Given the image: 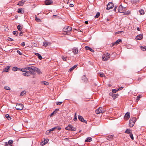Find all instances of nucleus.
I'll return each instance as SVG.
<instances>
[{
	"label": "nucleus",
	"instance_id": "6e6d98bb",
	"mask_svg": "<svg viewBox=\"0 0 146 146\" xmlns=\"http://www.w3.org/2000/svg\"><path fill=\"white\" fill-rule=\"evenodd\" d=\"M17 52L20 55H22V53L19 50H17Z\"/></svg>",
	"mask_w": 146,
	"mask_h": 146
},
{
	"label": "nucleus",
	"instance_id": "9d476101",
	"mask_svg": "<svg viewBox=\"0 0 146 146\" xmlns=\"http://www.w3.org/2000/svg\"><path fill=\"white\" fill-rule=\"evenodd\" d=\"M72 52L74 54H77L78 52V50L77 48L74 47L72 49Z\"/></svg>",
	"mask_w": 146,
	"mask_h": 146
},
{
	"label": "nucleus",
	"instance_id": "09e8293b",
	"mask_svg": "<svg viewBox=\"0 0 146 146\" xmlns=\"http://www.w3.org/2000/svg\"><path fill=\"white\" fill-rule=\"evenodd\" d=\"M42 84L45 85H47L48 84V83L46 81H44L42 82Z\"/></svg>",
	"mask_w": 146,
	"mask_h": 146
},
{
	"label": "nucleus",
	"instance_id": "0e129e2a",
	"mask_svg": "<svg viewBox=\"0 0 146 146\" xmlns=\"http://www.w3.org/2000/svg\"><path fill=\"white\" fill-rule=\"evenodd\" d=\"M23 33V32H21L19 34V35L20 36H22V34Z\"/></svg>",
	"mask_w": 146,
	"mask_h": 146
},
{
	"label": "nucleus",
	"instance_id": "4be33fe9",
	"mask_svg": "<svg viewBox=\"0 0 146 146\" xmlns=\"http://www.w3.org/2000/svg\"><path fill=\"white\" fill-rule=\"evenodd\" d=\"M29 72H30V75L31 74L34 75L35 74V72L33 70L31 69L29 71Z\"/></svg>",
	"mask_w": 146,
	"mask_h": 146
},
{
	"label": "nucleus",
	"instance_id": "f257e3e1",
	"mask_svg": "<svg viewBox=\"0 0 146 146\" xmlns=\"http://www.w3.org/2000/svg\"><path fill=\"white\" fill-rule=\"evenodd\" d=\"M136 118L134 117H131L129 120V126L131 127H133L136 121Z\"/></svg>",
	"mask_w": 146,
	"mask_h": 146
},
{
	"label": "nucleus",
	"instance_id": "c756f323",
	"mask_svg": "<svg viewBox=\"0 0 146 146\" xmlns=\"http://www.w3.org/2000/svg\"><path fill=\"white\" fill-rule=\"evenodd\" d=\"M33 67H34V66H31V67L26 66V67H25V69H26V70H29V71L30 70H31V69L32 70V69L33 68Z\"/></svg>",
	"mask_w": 146,
	"mask_h": 146
},
{
	"label": "nucleus",
	"instance_id": "37998d69",
	"mask_svg": "<svg viewBox=\"0 0 146 146\" xmlns=\"http://www.w3.org/2000/svg\"><path fill=\"white\" fill-rule=\"evenodd\" d=\"M118 91V89H113L112 90V93H116Z\"/></svg>",
	"mask_w": 146,
	"mask_h": 146
},
{
	"label": "nucleus",
	"instance_id": "e433bc0d",
	"mask_svg": "<svg viewBox=\"0 0 146 146\" xmlns=\"http://www.w3.org/2000/svg\"><path fill=\"white\" fill-rule=\"evenodd\" d=\"M5 117L9 120H11V118L9 115L7 114L5 115Z\"/></svg>",
	"mask_w": 146,
	"mask_h": 146
},
{
	"label": "nucleus",
	"instance_id": "9b49d317",
	"mask_svg": "<svg viewBox=\"0 0 146 146\" xmlns=\"http://www.w3.org/2000/svg\"><path fill=\"white\" fill-rule=\"evenodd\" d=\"M125 8H123V7L122 5H120L118 8V12L120 13H122L124 10H123V9Z\"/></svg>",
	"mask_w": 146,
	"mask_h": 146
},
{
	"label": "nucleus",
	"instance_id": "13d9d810",
	"mask_svg": "<svg viewBox=\"0 0 146 146\" xmlns=\"http://www.w3.org/2000/svg\"><path fill=\"white\" fill-rule=\"evenodd\" d=\"M47 143V142H45V141H44V142H42L41 143V145H42L43 146L45 144Z\"/></svg>",
	"mask_w": 146,
	"mask_h": 146
},
{
	"label": "nucleus",
	"instance_id": "b1692460",
	"mask_svg": "<svg viewBox=\"0 0 146 146\" xmlns=\"http://www.w3.org/2000/svg\"><path fill=\"white\" fill-rule=\"evenodd\" d=\"M35 54L38 57V58L40 60H41L42 59V57L41 55L39 54L38 53H35Z\"/></svg>",
	"mask_w": 146,
	"mask_h": 146
},
{
	"label": "nucleus",
	"instance_id": "7ed1b4c3",
	"mask_svg": "<svg viewBox=\"0 0 146 146\" xmlns=\"http://www.w3.org/2000/svg\"><path fill=\"white\" fill-rule=\"evenodd\" d=\"M65 129L68 130H71V131H75L76 128L73 127L70 124L68 125V126L65 128Z\"/></svg>",
	"mask_w": 146,
	"mask_h": 146
},
{
	"label": "nucleus",
	"instance_id": "20e7f679",
	"mask_svg": "<svg viewBox=\"0 0 146 146\" xmlns=\"http://www.w3.org/2000/svg\"><path fill=\"white\" fill-rule=\"evenodd\" d=\"M104 110L102 107H100L96 110V113L97 114L103 113L104 112Z\"/></svg>",
	"mask_w": 146,
	"mask_h": 146
},
{
	"label": "nucleus",
	"instance_id": "bb28decb",
	"mask_svg": "<svg viewBox=\"0 0 146 146\" xmlns=\"http://www.w3.org/2000/svg\"><path fill=\"white\" fill-rule=\"evenodd\" d=\"M10 68V66H7L6 68L3 69V71L7 72L8 71L9 69Z\"/></svg>",
	"mask_w": 146,
	"mask_h": 146
},
{
	"label": "nucleus",
	"instance_id": "c9c22d12",
	"mask_svg": "<svg viewBox=\"0 0 146 146\" xmlns=\"http://www.w3.org/2000/svg\"><path fill=\"white\" fill-rule=\"evenodd\" d=\"M139 12L140 13V14L141 15H144L145 13L144 11L142 9L140 10L139 11Z\"/></svg>",
	"mask_w": 146,
	"mask_h": 146
},
{
	"label": "nucleus",
	"instance_id": "e2e57ef3",
	"mask_svg": "<svg viewBox=\"0 0 146 146\" xmlns=\"http://www.w3.org/2000/svg\"><path fill=\"white\" fill-rule=\"evenodd\" d=\"M123 87H120V88H118V90L119 91V90H121L122 89H123Z\"/></svg>",
	"mask_w": 146,
	"mask_h": 146
},
{
	"label": "nucleus",
	"instance_id": "6e6552de",
	"mask_svg": "<svg viewBox=\"0 0 146 146\" xmlns=\"http://www.w3.org/2000/svg\"><path fill=\"white\" fill-rule=\"evenodd\" d=\"M78 119L80 121L87 124V121L84 120L83 117L81 115H78Z\"/></svg>",
	"mask_w": 146,
	"mask_h": 146
},
{
	"label": "nucleus",
	"instance_id": "2eb2a0df",
	"mask_svg": "<svg viewBox=\"0 0 146 146\" xmlns=\"http://www.w3.org/2000/svg\"><path fill=\"white\" fill-rule=\"evenodd\" d=\"M53 3V1L50 0H46L45 1V4L46 5H48Z\"/></svg>",
	"mask_w": 146,
	"mask_h": 146
},
{
	"label": "nucleus",
	"instance_id": "603ef678",
	"mask_svg": "<svg viewBox=\"0 0 146 146\" xmlns=\"http://www.w3.org/2000/svg\"><path fill=\"white\" fill-rule=\"evenodd\" d=\"M130 137H131V139H132V140L133 139L134 137H133V134H132V133H130Z\"/></svg>",
	"mask_w": 146,
	"mask_h": 146
},
{
	"label": "nucleus",
	"instance_id": "473e14b6",
	"mask_svg": "<svg viewBox=\"0 0 146 146\" xmlns=\"http://www.w3.org/2000/svg\"><path fill=\"white\" fill-rule=\"evenodd\" d=\"M35 19L36 21L37 22H40L41 21L40 19L37 17L35 15Z\"/></svg>",
	"mask_w": 146,
	"mask_h": 146
},
{
	"label": "nucleus",
	"instance_id": "de8ad7c7",
	"mask_svg": "<svg viewBox=\"0 0 146 146\" xmlns=\"http://www.w3.org/2000/svg\"><path fill=\"white\" fill-rule=\"evenodd\" d=\"M4 89L7 90H10V88L7 86H5Z\"/></svg>",
	"mask_w": 146,
	"mask_h": 146
},
{
	"label": "nucleus",
	"instance_id": "680f3d73",
	"mask_svg": "<svg viewBox=\"0 0 146 146\" xmlns=\"http://www.w3.org/2000/svg\"><path fill=\"white\" fill-rule=\"evenodd\" d=\"M25 45V42H23L21 44V45L22 46H24Z\"/></svg>",
	"mask_w": 146,
	"mask_h": 146
},
{
	"label": "nucleus",
	"instance_id": "423d86ee",
	"mask_svg": "<svg viewBox=\"0 0 146 146\" xmlns=\"http://www.w3.org/2000/svg\"><path fill=\"white\" fill-rule=\"evenodd\" d=\"M110 57V54L108 53H107L104 54V56L103 57V59L104 61H106L108 60Z\"/></svg>",
	"mask_w": 146,
	"mask_h": 146
},
{
	"label": "nucleus",
	"instance_id": "8fccbe9b",
	"mask_svg": "<svg viewBox=\"0 0 146 146\" xmlns=\"http://www.w3.org/2000/svg\"><path fill=\"white\" fill-rule=\"evenodd\" d=\"M113 136H112L111 135L109 137H108V138H109V139H107L110 140H112L113 139Z\"/></svg>",
	"mask_w": 146,
	"mask_h": 146
},
{
	"label": "nucleus",
	"instance_id": "c85d7f7f",
	"mask_svg": "<svg viewBox=\"0 0 146 146\" xmlns=\"http://www.w3.org/2000/svg\"><path fill=\"white\" fill-rule=\"evenodd\" d=\"M77 66V65H75L74 66L70 68L69 69V71L71 72L72 70H73L75 68H76Z\"/></svg>",
	"mask_w": 146,
	"mask_h": 146
},
{
	"label": "nucleus",
	"instance_id": "bf43d9fd",
	"mask_svg": "<svg viewBox=\"0 0 146 146\" xmlns=\"http://www.w3.org/2000/svg\"><path fill=\"white\" fill-rule=\"evenodd\" d=\"M104 76V74L102 73H100V76L101 77H103Z\"/></svg>",
	"mask_w": 146,
	"mask_h": 146
},
{
	"label": "nucleus",
	"instance_id": "f3484780",
	"mask_svg": "<svg viewBox=\"0 0 146 146\" xmlns=\"http://www.w3.org/2000/svg\"><path fill=\"white\" fill-rule=\"evenodd\" d=\"M30 72H29V71H25L24 72H23L22 74L24 76H30Z\"/></svg>",
	"mask_w": 146,
	"mask_h": 146
},
{
	"label": "nucleus",
	"instance_id": "5fc2aeb1",
	"mask_svg": "<svg viewBox=\"0 0 146 146\" xmlns=\"http://www.w3.org/2000/svg\"><path fill=\"white\" fill-rule=\"evenodd\" d=\"M48 45V43L46 42H44L43 45L44 46H46Z\"/></svg>",
	"mask_w": 146,
	"mask_h": 146
},
{
	"label": "nucleus",
	"instance_id": "4c0bfd02",
	"mask_svg": "<svg viewBox=\"0 0 146 146\" xmlns=\"http://www.w3.org/2000/svg\"><path fill=\"white\" fill-rule=\"evenodd\" d=\"M141 50L143 51H145L146 50V46H144V47L141 46Z\"/></svg>",
	"mask_w": 146,
	"mask_h": 146
},
{
	"label": "nucleus",
	"instance_id": "052dcab7",
	"mask_svg": "<svg viewBox=\"0 0 146 146\" xmlns=\"http://www.w3.org/2000/svg\"><path fill=\"white\" fill-rule=\"evenodd\" d=\"M8 40L10 41H13L14 40L13 39H12L11 38H8Z\"/></svg>",
	"mask_w": 146,
	"mask_h": 146
},
{
	"label": "nucleus",
	"instance_id": "58836bf2",
	"mask_svg": "<svg viewBox=\"0 0 146 146\" xmlns=\"http://www.w3.org/2000/svg\"><path fill=\"white\" fill-rule=\"evenodd\" d=\"M26 91H24L22 92L20 94V96H22L24 95L25 94H26Z\"/></svg>",
	"mask_w": 146,
	"mask_h": 146
},
{
	"label": "nucleus",
	"instance_id": "a19ab883",
	"mask_svg": "<svg viewBox=\"0 0 146 146\" xmlns=\"http://www.w3.org/2000/svg\"><path fill=\"white\" fill-rule=\"evenodd\" d=\"M144 76H142L141 77H139L138 79V81H139V82H140L141 81L144 79Z\"/></svg>",
	"mask_w": 146,
	"mask_h": 146
},
{
	"label": "nucleus",
	"instance_id": "5701e85b",
	"mask_svg": "<svg viewBox=\"0 0 146 146\" xmlns=\"http://www.w3.org/2000/svg\"><path fill=\"white\" fill-rule=\"evenodd\" d=\"M25 2V1H19L17 5L19 6H22L23 5Z\"/></svg>",
	"mask_w": 146,
	"mask_h": 146
},
{
	"label": "nucleus",
	"instance_id": "3c124183",
	"mask_svg": "<svg viewBox=\"0 0 146 146\" xmlns=\"http://www.w3.org/2000/svg\"><path fill=\"white\" fill-rule=\"evenodd\" d=\"M62 58L63 60L64 61H66V57H64V56H62Z\"/></svg>",
	"mask_w": 146,
	"mask_h": 146
},
{
	"label": "nucleus",
	"instance_id": "dca6fc26",
	"mask_svg": "<svg viewBox=\"0 0 146 146\" xmlns=\"http://www.w3.org/2000/svg\"><path fill=\"white\" fill-rule=\"evenodd\" d=\"M55 129H57L59 130H60L61 129V128L60 127H59L58 126H57L54 127L52 128H51V129H50V131H52L54 130Z\"/></svg>",
	"mask_w": 146,
	"mask_h": 146
},
{
	"label": "nucleus",
	"instance_id": "0eeeda50",
	"mask_svg": "<svg viewBox=\"0 0 146 146\" xmlns=\"http://www.w3.org/2000/svg\"><path fill=\"white\" fill-rule=\"evenodd\" d=\"M113 4L112 2H109L107 5L106 9L109 10L110 9L114 7Z\"/></svg>",
	"mask_w": 146,
	"mask_h": 146
},
{
	"label": "nucleus",
	"instance_id": "69168bd1",
	"mask_svg": "<svg viewBox=\"0 0 146 146\" xmlns=\"http://www.w3.org/2000/svg\"><path fill=\"white\" fill-rule=\"evenodd\" d=\"M74 6V5L72 4H70V7H72Z\"/></svg>",
	"mask_w": 146,
	"mask_h": 146
},
{
	"label": "nucleus",
	"instance_id": "72a5a7b5",
	"mask_svg": "<svg viewBox=\"0 0 146 146\" xmlns=\"http://www.w3.org/2000/svg\"><path fill=\"white\" fill-rule=\"evenodd\" d=\"M125 133L130 134V133H131V130L128 129H127L125 131Z\"/></svg>",
	"mask_w": 146,
	"mask_h": 146
},
{
	"label": "nucleus",
	"instance_id": "ea45409f",
	"mask_svg": "<svg viewBox=\"0 0 146 146\" xmlns=\"http://www.w3.org/2000/svg\"><path fill=\"white\" fill-rule=\"evenodd\" d=\"M100 15V13L99 12H97L96 13V15L95 16V18H98Z\"/></svg>",
	"mask_w": 146,
	"mask_h": 146
},
{
	"label": "nucleus",
	"instance_id": "338daca9",
	"mask_svg": "<svg viewBox=\"0 0 146 146\" xmlns=\"http://www.w3.org/2000/svg\"><path fill=\"white\" fill-rule=\"evenodd\" d=\"M116 9H117V7L116 6H115V8H114V9H113V11H115V12L116 11Z\"/></svg>",
	"mask_w": 146,
	"mask_h": 146
},
{
	"label": "nucleus",
	"instance_id": "a211bd4d",
	"mask_svg": "<svg viewBox=\"0 0 146 146\" xmlns=\"http://www.w3.org/2000/svg\"><path fill=\"white\" fill-rule=\"evenodd\" d=\"M143 37V35L142 34H140L136 36V39L137 40H140Z\"/></svg>",
	"mask_w": 146,
	"mask_h": 146
},
{
	"label": "nucleus",
	"instance_id": "4d7b16f0",
	"mask_svg": "<svg viewBox=\"0 0 146 146\" xmlns=\"http://www.w3.org/2000/svg\"><path fill=\"white\" fill-rule=\"evenodd\" d=\"M25 69H20L19 68V70L20 71H22L23 72H24L25 70Z\"/></svg>",
	"mask_w": 146,
	"mask_h": 146
},
{
	"label": "nucleus",
	"instance_id": "7c9ffc66",
	"mask_svg": "<svg viewBox=\"0 0 146 146\" xmlns=\"http://www.w3.org/2000/svg\"><path fill=\"white\" fill-rule=\"evenodd\" d=\"M59 109H56L50 115V117H52L53 116V115L54 114H56V111L58 110Z\"/></svg>",
	"mask_w": 146,
	"mask_h": 146
},
{
	"label": "nucleus",
	"instance_id": "f8f14e48",
	"mask_svg": "<svg viewBox=\"0 0 146 146\" xmlns=\"http://www.w3.org/2000/svg\"><path fill=\"white\" fill-rule=\"evenodd\" d=\"M13 140H10L8 141V142L5 143V145L6 146H11L10 145L13 143Z\"/></svg>",
	"mask_w": 146,
	"mask_h": 146
},
{
	"label": "nucleus",
	"instance_id": "cd10ccee",
	"mask_svg": "<svg viewBox=\"0 0 146 146\" xmlns=\"http://www.w3.org/2000/svg\"><path fill=\"white\" fill-rule=\"evenodd\" d=\"M122 13H124L125 15H129L130 13V12L129 11H126L124 10Z\"/></svg>",
	"mask_w": 146,
	"mask_h": 146
},
{
	"label": "nucleus",
	"instance_id": "f03ea898",
	"mask_svg": "<svg viewBox=\"0 0 146 146\" xmlns=\"http://www.w3.org/2000/svg\"><path fill=\"white\" fill-rule=\"evenodd\" d=\"M63 31L66 32V34L68 35L70 33V32L72 30V28L69 26H66L63 29Z\"/></svg>",
	"mask_w": 146,
	"mask_h": 146
},
{
	"label": "nucleus",
	"instance_id": "412c9836",
	"mask_svg": "<svg viewBox=\"0 0 146 146\" xmlns=\"http://www.w3.org/2000/svg\"><path fill=\"white\" fill-rule=\"evenodd\" d=\"M111 94H112V95H113V98L114 99H115L116 98H117L119 96V95L118 94H113L112 93H111L110 94V95H111Z\"/></svg>",
	"mask_w": 146,
	"mask_h": 146
},
{
	"label": "nucleus",
	"instance_id": "6ab92c4d",
	"mask_svg": "<svg viewBox=\"0 0 146 146\" xmlns=\"http://www.w3.org/2000/svg\"><path fill=\"white\" fill-rule=\"evenodd\" d=\"M85 48L86 50H89L90 51L93 52H94V50L93 49L88 46H85Z\"/></svg>",
	"mask_w": 146,
	"mask_h": 146
},
{
	"label": "nucleus",
	"instance_id": "1a4fd4ad",
	"mask_svg": "<svg viewBox=\"0 0 146 146\" xmlns=\"http://www.w3.org/2000/svg\"><path fill=\"white\" fill-rule=\"evenodd\" d=\"M121 42V39H119L117 40L114 43H113L112 44V46H111L113 47L115 45H116Z\"/></svg>",
	"mask_w": 146,
	"mask_h": 146
},
{
	"label": "nucleus",
	"instance_id": "ddd939ff",
	"mask_svg": "<svg viewBox=\"0 0 146 146\" xmlns=\"http://www.w3.org/2000/svg\"><path fill=\"white\" fill-rule=\"evenodd\" d=\"M130 113L129 112H127L125 114L124 116V117L125 119L126 120H127L130 118Z\"/></svg>",
	"mask_w": 146,
	"mask_h": 146
},
{
	"label": "nucleus",
	"instance_id": "4468645a",
	"mask_svg": "<svg viewBox=\"0 0 146 146\" xmlns=\"http://www.w3.org/2000/svg\"><path fill=\"white\" fill-rule=\"evenodd\" d=\"M33 68L32 69V70H34L38 74H40L41 73L40 70L38 68L34 66L33 67Z\"/></svg>",
	"mask_w": 146,
	"mask_h": 146
},
{
	"label": "nucleus",
	"instance_id": "f704fd0d",
	"mask_svg": "<svg viewBox=\"0 0 146 146\" xmlns=\"http://www.w3.org/2000/svg\"><path fill=\"white\" fill-rule=\"evenodd\" d=\"M19 68H18L16 66H15L12 69V70L13 71H17L18 70H19Z\"/></svg>",
	"mask_w": 146,
	"mask_h": 146
},
{
	"label": "nucleus",
	"instance_id": "79ce46f5",
	"mask_svg": "<svg viewBox=\"0 0 146 146\" xmlns=\"http://www.w3.org/2000/svg\"><path fill=\"white\" fill-rule=\"evenodd\" d=\"M13 34L16 36H17L18 32L17 31H13Z\"/></svg>",
	"mask_w": 146,
	"mask_h": 146
},
{
	"label": "nucleus",
	"instance_id": "aec40b11",
	"mask_svg": "<svg viewBox=\"0 0 146 146\" xmlns=\"http://www.w3.org/2000/svg\"><path fill=\"white\" fill-rule=\"evenodd\" d=\"M17 12L18 13L23 14L24 13V10L22 8L18 9Z\"/></svg>",
	"mask_w": 146,
	"mask_h": 146
},
{
	"label": "nucleus",
	"instance_id": "2f4dec72",
	"mask_svg": "<svg viewBox=\"0 0 146 146\" xmlns=\"http://www.w3.org/2000/svg\"><path fill=\"white\" fill-rule=\"evenodd\" d=\"M92 140V138L91 137H88L85 140V142H90Z\"/></svg>",
	"mask_w": 146,
	"mask_h": 146
},
{
	"label": "nucleus",
	"instance_id": "393cba45",
	"mask_svg": "<svg viewBox=\"0 0 146 146\" xmlns=\"http://www.w3.org/2000/svg\"><path fill=\"white\" fill-rule=\"evenodd\" d=\"M140 0H132L131 2L132 3V4H137L140 1Z\"/></svg>",
	"mask_w": 146,
	"mask_h": 146
},
{
	"label": "nucleus",
	"instance_id": "774afa93",
	"mask_svg": "<svg viewBox=\"0 0 146 146\" xmlns=\"http://www.w3.org/2000/svg\"><path fill=\"white\" fill-rule=\"evenodd\" d=\"M85 23L86 24H88V21H86L85 22Z\"/></svg>",
	"mask_w": 146,
	"mask_h": 146
},
{
	"label": "nucleus",
	"instance_id": "c03bdc74",
	"mask_svg": "<svg viewBox=\"0 0 146 146\" xmlns=\"http://www.w3.org/2000/svg\"><path fill=\"white\" fill-rule=\"evenodd\" d=\"M141 97V95H139L138 96H137V99L136 100L139 101L140 98Z\"/></svg>",
	"mask_w": 146,
	"mask_h": 146
},
{
	"label": "nucleus",
	"instance_id": "49530a36",
	"mask_svg": "<svg viewBox=\"0 0 146 146\" xmlns=\"http://www.w3.org/2000/svg\"><path fill=\"white\" fill-rule=\"evenodd\" d=\"M51 131H50V129L46 131V134L48 135H49L50 134Z\"/></svg>",
	"mask_w": 146,
	"mask_h": 146
},
{
	"label": "nucleus",
	"instance_id": "864d4df0",
	"mask_svg": "<svg viewBox=\"0 0 146 146\" xmlns=\"http://www.w3.org/2000/svg\"><path fill=\"white\" fill-rule=\"evenodd\" d=\"M62 103V102H56V104L57 105H60Z\"/></svg>",
	"mask_w": 146,
	"mask_h": 146
},
{
	"label": "nucleus",
	"instance_id": "a18cd8bd",
	"mask_svg": "<svg viewBox=\"0 0 146 146\" xmlns=\"http://www.w3.org/2000/svg\"><path fill=\"white\" fill-rule=\"evenodd\" d=\"M74 121H76L77 120L76 113L74 114V117L73 119Z\"/></svg>",
	"mask_w": 146,
	"mask_h": 146
},
{
	"label": "nucleus",
	"instance_id": "39448f33",
	"mask_svg": "<svg viewBox=\"0 0 146 146\" xmlns=\"http://www.w3.org/2000/svg\"><path fill=\"white\" fill-rule=\"evenodd\" d=\"M24 107L23 105L21 104H17L15 107L16 110H22Z\"/></svg>",
	"mask_w": 146,
	"mask_h": 146
},
{
	"label": "nucleus",
	"instance_id": "a878e982",
	"mask_svg": "<svg viewBox=\"0 0 146 146\" xmlns=\"http://www.w3.org/2000/svg\"><path fill=\"white\" fill-rule=\"evenodd\" d=\"M23 27V25L21 26V25H19L17 26V28L19 31H21Z\"/></svg>",
	"mask_w": 146,
	"mask_h": 146
}]
</instances>
